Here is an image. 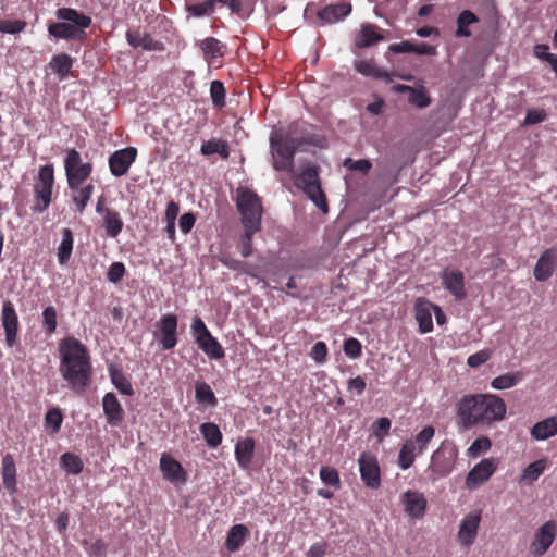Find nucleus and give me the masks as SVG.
I'll use <instances>...</instances> for the list:
<instances>
[{"mask_svg": "<svg viewBox=\"0 0 557 557\" xmlns=\"http://www.w3.org/2000/svg\"><path fill=\"white\" fill-rule=\"evenodd\" d=\"M62 377L76 394H83L91 383L92 366L88 349L72 336L64 337L59 344Z\"/></svg>", "mask_w": 557, "mask_h": 557, "instance_id": "f257e3e1", "label": "nucleus"}, {"mask_svg": "<svg viewBox=\"0 0 557 557\" xmlns=\"http://www.w3.org/2000/svg\"><path fill=\"white\" fill-rule=\"evenodd\" d=\"M506 404L495 394H470L457 404L458 425L469 430L478 425H491L505 419Z\"/></svg>", "mask_w": 557, "mask_h": 557, "instance_id": "f03ea898", "label": "nucleus"}, {"mask_svg": "<svg viewBox=\"0 0 557 557\" xmlns=\"http://www.w3.org/2000/svg\"><path fill=\"white\" fill-rule=\"evenodd\" d=\"M308 144L298 136V124L290 123L271 133L270 147L274 158L273 166L277 171L294 172V157L297 150Z\"/></svg>", "mask_w": 557, "mask_h": 557, "instance_id": "7ed1b4c3", "label": "nucleus"}, {"mask_svg": "<svg viewBox=\"0 0 557 557\" xmlns=\"http://www.w3.org/2000/svg\"><path fill=\"white\" fill-rule=\"evenodd\" d=\"M59 20L48 25V34L57 40L84 41L87 38V28L92 20L89 15L72 8H59L55 11Z\"/></svg>", "mask_w": 557, "mask_h": 557, "instance_id": "20e7f679", "label": "nucleus"}, {"mask_svg": "<svg viewBox=\"0 0 557 557\" xmlns=\"http://www.w3.org/2000/svg\"><path fill=\"white\" fill-rule=\"evenodd\" d=\"M236 206L242 215L244 227L261 230L263 214L262 201L255 191L247 187H239L237 189Z\"/></svg>", "mask_w": 557, "mask_h": 557, "instance_id": "39448f33", "label": "nucleus"}, {"mask_svg": "<svg viewBox=\"0 0 557 557\" xmlns=\"http://www.w3.org/2000/svg\"><path fill=\"white\" fill-rule=\"evenodd\" d=\"M295 185L301 188L304 193L312 200L322 211H327V202L325 194L321 188L319 178V169L314 165L305 166L295 177Z\"/></svg>", "mask_w": 557, "mask_h": 557, "instance_id": "423d86ee", "label": "nucleus"}, {"mask_svg": "<svg viewBox=\"0 0 557 557\" xmlns=\"http://www.w3.org/2000/svg\"><path fill=\"white\" fill-rule=\"evenodd\" d=\"M54 185V169L52 164L42 165L34 184L33 210L38 213L46 211L52 200Z\"/></svg>", "mask_w": 557, "mask_h": 557, "instance_id": "0eeeda50", "label": "nucleus"}, {"mask_svg": "<svg viewBox=\"0 0 557 557\" xmlns=\"http://www.w3.org/2000/svg\"><path fill=\"white\" fill-rule=\"evenodd\" d=\"M64 170L69 188H77L91 175L94 166L90 162H83L81 153L72 148L66 150Z\"/></svg>", "mask_w": 557, "mask_h": 557, "instance_id": "6e6552de", "label": "nucleus"}, {"mask_svg": "<svg viewBox=\"0 0 557 557\" xmlns=\"http://www.w3.org/2000/svg\"><path fill=\"white\" fill-rule=\"evenodd\" d=\"M191 335L199 349L210 359L220 360L224 358L225 351L219 341L210 333L205 322L196 317L191 323Z\"/></svg>", "mask_w": 557, "mask_h": 557, "instance_id": "1a4fd4ad", "label": "nucleus"}, {"mask_svg": "<svg viewBox=\"0 0 557 557\" xmlns=\"http://www.w3.org/2000/svg\"><path fill=\"white\" fill-rule=\"evenodd\" d=\"M360 476L364 485L372 490H377L381 484V469L376 456L369 451H363L358 458Z\"/></svg>", "mask_w": 557, "mask_h": 557, "instance_id": "9d476101", "label": "nucleus"}, {"mask_svg": "<svg viewBox=\"0 0 557 557\" xmlns=\"http://www.w3.org/2000/svg\"><path fill=\"white\" fill-rule=\"evenodd\" d=\"M557 535V522L548 520L542 524L534 533L533 541L530 543V553L534 557L543 556L552 546Z\"/></svg>", "mask_w": 557, "mask_h": 557, "instance_id": "9b49d317", "label": "nucleus"}, {"mask_svg": "<svg viewBox=\"0 0 557 557\" xmlns=\"http://www.w3.org/2000/svg\"><path fill=\"white\" fill-rule=\"evenodd\" d=\"M458 449L453 445L442 444L432 455V471L438 476H446L455 468Z\"/></svg>", "mask_w": 557, "mask_h": 557, "instance_id": "f8f14e48", "label": "nucleus"}, {"mask_svg": "<svg viewBox=\"0 0 557 557\" xmlns=\"http://www.w3.org/2000/svg\"><path fill=\"white\" fill-rule=\"evenodd\" d=\"M497 460L494 458H485L476 463L467 474L466 486L474 490L479 485L486 482L496 471Z\"/></svg>", "mask_w": 557, "mask_h": 557, "instance_id": "ddd939ff", "label": "nucleus"}, {"mask_svg": "<svg viewBox=\"0 0 557 557\" xmlns=\"http://www.w3.org/2000/svg\"><path fill=\"white\" fill-rule=\"evenodd\" d=\"M137 158V149L135 147H126L114 151L109 157V169L113 176L120 177L125 175L131 165Z\"/></svg>", "mask_w": 557, "mask_h": 557, "instance_id": "4468645a", "label": "nucleus"}, {"mask_svg": "<svg viewBox=\"0 0 557 557\" xmlns=\"http://www.w3.org/2000/svg\"><path fill=\"white\" fill-rule=\"evenodd\" d=\"M481 517V510H473L462 518L457 535L461 546L468 547L473 544L478 535Z\"/></svg>", "mask_w": 557, "mask_h": 557, "instance_id": "2eb2a0df", "label": "nucleus"}, {"mask_svg": "<svg viewBox=\"0 0 557 557\" xmlns=\"http://www.w3.org/2000/svg\"><path fill=\"white\" fill-rule=\"evenodd\" d=\"M1 320L5 333L7 345L12 347L16 343L18 318L15 308L10 300L4 301L2 305Z\"/></svg>", "mask_w": 557, "mask_h": 557, "instance_id": "dca6fc26", "label": "nucleus"}, {"mask_svg": "<svg viewBox=\"0 0 557 557\" xmlns=\"http://www.w3.org/2000/svg\"><path fill=\"white\" fill-rule=\"evenodd\" d=\"M401 504L406 513L412 519L422 518L428 507V500L424 495L412 490H408L401 495Z\"/></svg>", "mask_w": 557, "mask_h": 557, "instance_id": "f3484780", "label": "nucleus"}, {"mask_svg": "<svg viewBox=\"0 0 557 557\" xmlns=\"http://www.w3.org/2000/svg\"><path fill=\"white\" fill-rule=\"evenodd\" d=\"M161 332L160 345L164 350L174 348L177 344V317L173 313L164 314L159 322Z\"/></svg>", "mask_w": 557, "mask_h": 557, "instance_id": "a211bd4d", "label": "nucleus"}, {"mask_svg": "<svg viewBox=\"0 0 557 557\" xmlns=\"http://www.w3.org/2000/svg\"><path fill=\"white\" fill-rule=\"evenodd\" d=\"M557 267V249L548 248L539 258L534 268V277L539 282L547 281Z\"/></svg>", "mask_w": 557, "mask_h": 557, "instance_id": "6ab92c4d", "label": "nucleus"}, {"mask_svg": "<svg viewBox=\"0 0 557 557\" xmlns=\"http://www.w3.org/2000/svg\"><path fill=\"white\" fill-rule=\"evenodd\" d=\"M444 287L455 297L456 300H463L467 297L465 288V276L459 270L446 269L442 275Z\"/></svg>", "mask_w": 557, "mask_h": 557, "instance_id": "aec40b11", "label": "nucleus"}, {"mask_svg": "<svg viewBox=\"0 0 557 557\" xmlns=\"http://www.w3.org/2000/svg\"><path fill=\"white\" fill-rule=\"evenodd\" d=\"M160 470L163 478L170 482H185L186 473L182 465L169 453H163L160 458Z\"/></svg>", "mask_w": 557, "mask_h": 557, "instance_id": "412c9836", "label": "nucleus"}, {"mask_svg": "<svg viewBox=\"0 0 557 557\" xmlns=\"http://www.w3.org/2000/svg\"><path fill=\"white\" fill-rule=\"evenodd\" d=\"M1 476L3 487L9 494L17 492L16 466L12 454H5L1 460Z\"/></svg>", "mask_w": 557, "mask_h": 557, "instance_id": "4be33fe9", "label": "nucleus"}, {"mask_svg": "<svg viewBox=\"0 0 557 557\" xmlns=\"http://www.w3.org/2000/svg\"><path fill=\"white\" fill-rule=\"evenodd\" d=\"M432 310L433 304L426 299L419 298L414 305V318L422 334L433 330Z\"/></svg>", "mask_w": 557, "mask_h": 557, "instance_id": "5701e85b", "label": "nucleus"}, {"mask_svg": "<svg viewBox=\"0 0 557 557\" xmlns=\"http://www.w3.org/2000/svg\"><path fill=\"white\" fill-rule=\"evenodd\" d=\"M103 411L111 425H119L124 419V409L113 393H107L102 398Z\"/></svg>", "mask_w": 557, "mask_h": 557, "instance_id": "b1692460", "label": "nucleus"}, {"mask_svg": "<svg viewBox=\"0 0 557 557\" xmlns=\"http://www.w3.org/2000/svg\"><path fill=\"white\" fill-rule=\"evenodd\" d=\"M383 39L384 36L380 33L377 26L373 24H362L355 37V46L359 49L369 48Z\"/></svg>", "mask_w": 557, "mask_h": 557, "instance_id": "393cba45", "label": "nucleus"}, {"mask_svg": "<svg viewBox=\"0 0 557 557\" xmlns=\"http://www.w3.org/2000/svg\"><path fill=\"white\" fill-rule=\"evenodd\" d=\"M530 435L535 441H545L557 435V416H552L536 422L531 428Z\"/></svg>", "mask_w": 557, "mask_h": 557, "instance_id": "a878e982", "label": "nucleus"}, {"mask_svg": "<svg viewBox=\"0 0 557 557\" xmlns=\"http://www.w3.org/2000/svg\"><path fill=\"white\" fill-rule=\"evenodd\" d=\"M351 9L352 8L349 2L342 1L335 4L326 5L318 13V16L324 22L334 23L348 16L351 12Z\"/></svg>", "mask_w": 557, "mask_h": 557, "instance_id": "bb28decb", "label": "nucleus"}, {"mask_svg": "<svg viewBox=\"0 0 557 557\" xmlns=\"http://www.w3.org/2000/svg\"><path fill=\"white\" fill-rule=\"evenodd\" d=\"M255 453V440L252 437H246L238 441L235 445V458L240 468L247 469L253 458Z\"/></svg>", "mask_w": 557, "mask_h": 557, "instance_id": "cd10ccee", "label": "nucleus"}, {"mask_svg": "<svg viewBox=\"0 0 557 557\" xmlns=\"http://www.w3.org/2000/svg\"><path fill=\"white\" fill-rule=\"evenodd\" d=\"M72 194V202L75 206V211L79 214H83L86 210L88 202L91 198V195L94 193V185L87 184L85 186L78 185L77 188H70Z\"/></svg>", "mask_w": 557, "mask_h": 557, "instance_id": "c85d7f7f", "label": "nucleus"}, {"mask_svg": "<svg viewBox=\"0 0 557 557\" xmlns=\"http://www.w3.org/2000/svg\"><path fill=\"white\" fill-rule=\"evenodd\" d=\"M249 535V530L244 524H235L233 525L226 536L225 546L231 552L234 553L240 548L244 544L245 540Z\"/></svg>", "mask_w": 557, "mask_h": 557, "instance_id": "c756f323", "label": "nucleus"}, {"mask_svg": "<svg viewBox=\"0 0 557 557\" xmlns=\"http://www.w3.org/2000/svg\"><path fill=\"white\" fill-rule=\"evenodd\" d=\"M101 216L107 235L112 238L117 237L124 226L121 214L116 210L112 209L107 210Z\"/></svg>", "mask_w": 557, "mask_h": 557, "instance_id": "7c9ffc66", "label": "nucleus"}, {"mask_svg": "<svg viewBox=\"0 0 557 557\" xmlns=\"http://www.w3.org/2000/svg\"><path fill=\"white\" fill-rule=\"evenodd\" d=\"M355 69L357 72L366 75L371 76L374 78H383L386 82H392L391 75L379 69L373 60H360L355 63Z\"/></svg>", "mask_w": 557, "mask_h": 557, "instance_id": "2f4dec72", "label": "nucleus"}, {"mask_svg": "<svg viewBox=\"0 0 557 557\" xmlns=\"http://www.w3.org/2000/svg\"><path fill=\"white\" fill-rule=\"evenodd\" d=\"M109 375L112 384L115 388L124 395L132 396L134 395V389L131 381L126 377L123 371L115 367L109 368Z\"/></svg>", "mask_w": 557, "mask_h": 557, "instance_id": "473e14b6", "label": "nucleus"}, {"mask_svg": "<svg viewBox=\"0 0 557 557\" xmlns=\"http://www.w3.org/2000/svg\"><path fill=\"white\" fill-rule=\"evenodd\" d=\"M73 66V59L66 53H59L52 57L49 62L50 70L60 78H65Z\"/></svg>", "mask_w": 557, "mask_h": 557, "instance_id": "72a5a7b5", "label": "nucleus"}, {"mask_svg": "<svg viewBox=\"0 0 557 557\" xmlns=\"http://www.w3.org/2000/svg\"><path fill=\"white\" fill-rule=\"evenodd\" d=\"M73 233L70 228H63L62 230V240L61 244L58 247V261L60 264H66L67 261L71 258L72 250H73Z\"/></svg>", "mask_w": 557, "mask_h": 557, "instance_id": "f704fd0d", "label": "nucleus"}, {"mask_svg": "<svg viewBox=\"0 0 557 557\" xmlns=\"http://www.w3.org/2000/svg\"><path fill=\"white\" fill-rule=\"evenodd\" d=\"M200 433L210 447H218L223 440L220 428L213 422H205L199 426Z\"/></svg>", "mask_w": 557, "mask_h": 557, "instance_id": "c9c22d12", "label": "nucleus"}, {"mask_svg": "<svg viewBox=\"0 0 557 557\" xmlns=\"http://www.w3.org/2000/svg\"><path fill=\"white\" fill-rule=\"evenodd\" d=\"M547 467L545 458L539 459L524 468L520 476V482L533 483L535 482Z\"/></svg>", "mask_w": 557, "mask_h": 557, "instance_id": "e433bc0d", "label": "nucleus"}, {"mask_svg": "<svg viewBox=\"0 0 557 557\" xmlns=\"http://www.w3.org/2000/svg\"><path fill=\"white\" fill-rule=\"evenodd\" d=\"M195 398L197 403L215 407L218 399L207 382H196L195 385Z\"/></svg>", "mask_w": 557, "mask_h": 557, "instance_id": "4c0bfd02", "label": "nucleus"}, {"mask_svg": "<svg viewBox=\"0 0 557 557\" xmlns=\"http://www.w3.org/2000/svg\"><path fill=\"white\" fill-rule=\"evenodd\" d=\"M200 152L203 156L219 153L223 159H227L230 157V147L224 140L210 139L202 144Z\"/></svg>", "mask_w": 557, "mask_h": 557, "instance_id": "58836bf2", "label": "nucleus"}, {"mask_svg": "<svg viewBox=\"0 0 557 557\" xmlns=\"http://www.w3.org/2000/svg\"><path fill=\"white\" fill-rule=\"evenodd\" d=\"M522 379L523 374L519 371L508 372L494 377L491 382V386L494 389H507L516 386Z\"/></svg>", "mask_w": 557, "mask_h": 557, "instance_id": "ea45409f", "label": "nucleus"}, {"mask_svg": "<svg viewBox=\"0 0 557 557\" xmlns=\"http://www.w3.org/2000/svg\"><path fill=\"white\" fill-rule=\"evenodd\" d=\"M200 48L205 55L211 59L223 57L226 49L225 45L214 37L203 39L200 44Z\"/></svg>", "mask_w": 557, "mask_h": 557, "instance_id": "a19ab883", "label": "nucleus"}, {"mask_svg": "<svg viewBox=\"0 0 557 557\" xmlns=\"http://www.w3.org/2000/svg\"><path fill=\"white\" fill-rule=\"evenodd\" d=\"M418 455L413 443L406 441L399 450L398 465L403 470L410 468Z\"/></svg>", "mask_w": 557, "mask_h": 557, "instance_id": "79ce46f5", "label": "nucleus"}, {"mask_svg": "<svg viewBox=\"0 0 557 557\" xmlns=\"http://www.w3.org/2000/svg\"><path fill=\"white\" fill-rule=\"evenodd\" d=\"M478 22V17L474 13H472L471 11L469 10H465L462 11L458 18H457V30H456V36L457 37H468L471 35L468 26L473 24V23H476Z\"/></svg>", "mask_w": 557, "mask_h": 557, "instance_id": "37998d69", "label": "nucleus"}, {"mask_svg": "<svg viewBox=\"0 0 557 557\" xmlns=\"http://www.w3.org/2000/svg\"><path fill=\"white\" fill-rule=\"evenodd\" d=\"M434 426L426 425L414 436V438L408 440V442L413 443L414 447L418 450V454H422L426 448L428 444L434 437Z\"/></svg>", "mask_w": 557, "mask_h": 557, "instance_id": "c03bdc74", "label": "nucleus"}, {"mask_svg": "<svg viewBox=\"0 0 557 557\" xmlns=\"http://www.w3.org/2000/svg\"><path fill=\"white\" fill-rule=\"evenodd\" d=\"M61 465L65 471L73 474L81 473L84 467L81 457L74 453H64L61 456Z\"/></svg>", "mask_w": 557, "mask_h": 557, "instance_id": "a18cd8bd", "label": "nucleus"}, {"mask_svg": "<svg viewBox=\"0 0 557 557\" xmlns=\"http://www.w3.org/2000/svg\"><path fill=\"white\" fill-rule=\"evenodd\" d=\"M319 474H320L321 481L325 485L332 486L334 488L341 487L339 473L335 468L329 467V466H322Z\"/></svg>", "mask_w": 557, "mask_h": 557, "instance_id": "49530a36", "label": "nucleus"}, {"mask_svg": "<svg viewBox=\"0 0 557 557\" xmlns=\"http://www.w3.org/2000/svg\"><path fill=\"white\" fill-rule=\"evenodd\" d=\"M492 442L487 436H480L475 438L467 450V454L471 458H476L480 455L491 449Z\"/></svg>", "mask_w": 557, "mask_h": 557, "instance_id": "de8ad7c7", "label": "nucleus"}, {"mask_svg": "<svg viewBox=\"0 0 557 557\" xmlns=\"http://www.w3.org/2000/svg\"><path fill=\"white\" fill-rule=\"evenodd\" d=\"M42 325L47 335H52L57 330V310L53 306H48L42 311Z\"/></svg>", "mask_w": 557, "mask_h": 557, "instance_id": "09e8293b", "label": "nucleus"}, {"mask_svg": "<svg viewBox=\"0 0 557 557\" xmlns=\"http://www.w3.org/2000/svg\"><path fill=\"white\" fill-rule=\"evenodd\" d=\"M408 101L417 108L422 109L431 103V98L423 86L420 88L413 87L409 94Z\"/></svg>", "mask_w": 557, "mask_h": 557, "instance_id": "8fccbe9b", "label": "nucleus"}, {"mask_svg": "<svg viewBox=\"0 0 557 557\" xmlns=\"http://www.w3.org/2000/svg\"><path fill=\"white\" fill-rule=\"evenodd\" d=\"M210 96L215 108L221 109L225 106V88L222 82L213 81L211 83Z\"/></svg>", "mask_w": 557, "mask_h": 557, "instance_id": "3c124183", "label": "nucleus"}, {"mask_svg": "<svg viewBox=\"0 0 557 557\" xmlns=\"http://www.w3.org/2000/svg\"><path fill=\"white\" fill-rule=\"evenodd\" d=\"M260 230H255L251 227H244V234L240 237V255L244 258L252 255V236Z\"/></svg>", "mask_w": 557, "mask_h": 557, "instance_id": "603ef678", "label": "nucleus"}, {"mask_svg": "<svg viewBox=\"0 0 557 557\" xmlns=\"http://www.w3.org/2000/svg\"><path fill=\"white\" fill-rule=\"evenodd\" d=\"M63 422V416L59 408H52L47 411L45 416V423L47 426L52 428V432L57 433L61 429Z\"/></svg>", "mask_w": 557, "mask_h": 557, "instance_id": "864d4df0", "label": "nucleus"}, {"mask_svg": "<svg viewBox=\"0 0 557 557\" xmlns=\"http://www.w3.org/2000/svg\"><path fill=\"white\" fill-rule=\"evenodd\" d=\"M26 27V22L22 20H1L0 18V32L7 34H18Z\"/></svg>", "mask_w": 557, "mask_h": 557, "instance_id": "5fc2aeb1", "label": "nucleus"}, {"mask_svg": "<svg viewBox=\"0 0 557 557\" xmlns=\"http://www.w3.org/2000/svg\"><path fill=\"white\" fill-rule=\"evenodd\" d=\"M391 425H392V423L388 418H386V417L379 418L372 424V432L379 441H382L388 434Z\"/></svg>", "mask_w": 557, "mask_h": 557, "instance_id": "6e6d98bb", "label": "nucleus"}, {"mask_svg": "<svg viewBox=\"0 0 557 557\" xmlns=\"http://www.w3.org/2000/svg\"><path fill=\"white\" fill-rule=\"evenodd\" d=\"M343 348L345 355L348 356L349 358H359L362 354V345L355 337L347 338L344 342Z\"/></svg>", "mask_w": 557, "mask_h": 557, "instance_id": "4d7b16f0", "label": "nucleus"}, {"mask_svg": "<svg viewBox=\"0 0 557 557\" xmlns=\"http://www.w3.org/2000/svg\"><path fill=\"white\" fill-rule=\"evenodd\" d=\"M547 113L544 109H529L525 119L522 122L523 126L533 125L545 121Z\"/></svg>", "mask_w": 557, "mask_h": 557, "instance_id": "13d9d810", "label": "nucleus"}, {"mask_svg": "<svg viewBox=\"0 0 557 557\" xmlns=\"http://www.w3.org/2000/svg\"><path fill=\"white\" fill-rule=\"evenodd\" d=\"M344 166L350 171H358V172H362L363 174H367L371 170L372 164L367 159H360V160L355 161L351 158H347L344 161Z\"/></svg>", "mask_w": 557, "mask_h": 557, "instance_id": "bf43d9fd", "label": "nucleus"}, {"mask_svg": "<svg viewBox=\"0 0 557 557\" xmlns=\"http://www.w3.org/2000/svg\"><path fill=\"white\" fill-rule=\"evenodd\" d=\"M125 265L122 262H113L108 270L107 277L111 283H119L125 275Z\"/></svg>", "mask_w": 557, "mask_h": 557, "instance_id": "052dcab7", "label": "nucleus"}, {"mask_svg": "<svg viewBox=\"0 0 557 557\" xmlns=\"http://www.w3.org/2000/svg\"><path fill=\"white\" fill-rule=\"evenodd\" d=\"M327 346L324 342H318L313 345L310 356L317 363H324L327 357Z\"/></svg>", "mask_w": 557, "mask_h": 557, "instance_id": "680f3d73", "label": "nucleus"}, {"mask_svg": "<svg viewBox=\"0 0 557 557\" xmlns=\"http://www.w3.org/2000/svg\"><path fill=\"white\" fill-rule=\"evenodd\" d=\"M187 11L194 16L201 17L209 15L214 12V8L210 5V2L203 1L200 3L190 4L187 7Z\"/></svg>", "mask_w": 557, "mask_h": 557, "instance_id": "e2e57ef3", "label": "nucleus"}, {"mask_svg": "<svg viewBox=\"0 0 557 557\" xmlns=\"http://www.w3.org/2000/svg\"><path fill=\"white\" fill-rule=\"evenodd\" d=\"M86 549L90 557H106L108 553V545L103 540L98 539L89 544Z\"/></svg>", "mask_w": 557, "mask_h": 557, "instance_id": "0e129e2a", "label": "nucleus"}, {"mask_svg": "<svg viewBox=\"0 0 557 557\" xmlns=\"http://www.w3.org/2000/svg\"><path fill=\"white\" fill-rule=\"evenodd\" d=\"M491 351L487 349H482L471 356L468 357L467 363L471 368H478L485 363L491 358Z\"/></svg>", "mask_w": 557, "mask_h": 557, "instance_id": "69168bd1", "label": "nucleus"}, {"mask_svg": "<svg viewBox=\"0 0 557 557\" xmlns=\"http://www.w3.org/2000/svg\"><path fill=\"white\" fill-rule=\"evenodd\" d=\"M146 51H163L165 49L164 44L156 40L150 34H144L141 46Z\"/></svg>", "mask_w": 557, "mask_h": 557, "instance_id": "338daca9", "label": "nucleus"}, {"mask_svg": "<svg viewBox=\"0 0 557 557\" xmlns=\"http://www.w3.org/2000/svg\"><path fill=\"white\" fill-rule=\"evenodd\" d=\"M366 387H367V383H366L364 379L360 375H358L357 377L350 379L347 382V389L349 392H355L357 395H361L364 392Z\"/></svg>", "mask_w": 557, "mask_h": 557, "instance_id": "774afa93", "label": "nucleus"}]
</instances>
